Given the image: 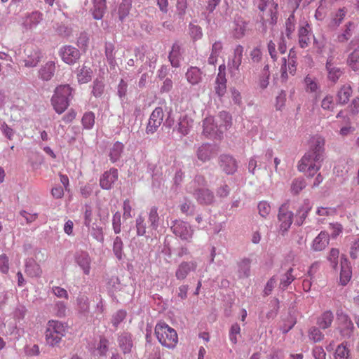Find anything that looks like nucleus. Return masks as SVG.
Instances as JSON below:
<instances>
[{
    "label": "nucleus",
    "instance_id": "30",
    "mask_svg": "<svg viewBox=\"0 0 359 359\" xmlns=\"http://www.w3.org/2000/svg\"><path fill=\"white\" fill-rule=\"evenodd\" d=\"M334 320V314L330 310L324 311L318 318L317 325L320 328L325 330L330 327Z\"/></svg>",
    "mask_w": 359,
    "mask_h": 359
},
{
    "label": "nucleus",
    "instance_id": "15",
    "mask_svg": "<svg viewBox=\"0 0 359 359\" xmlns=\"http://www.w3.org/2000/svg\"><path fill=\"white\" fill-rule=\"evenodd\" d=\"M350 48L353 51L351 53L347 59V64L354 71L359 69V39H353L349 43Z\"/></svg>",
    "mask_w": 359,
    "mask_h": 359
},
{
    "label": "nucleus",
    "instance_id": "47",
    "mask_svg": "<svg viewBox=\"0 0 359 359\" xmlns=\"http://www.w3.org/2000/svg\"><path fill=\"white\" fill-rule=\"evenodd\" d=\"M349 357V350L347 348V342L344 341L339 344L335 351V359H348Z\"/></svg>",
    "mask_w": 359,
    "mask_h": 359
},
{
    "label": "nucleus",
    "instance_id": "64",
    "mask_svg": "<svg viewBox=\"0 0 359 359\" xmlns=\"http://www.w3.org/2000/svg\"><path fill=\"white\" fill-rule=\"evenodd\" d=\"M350 256L352 259H356L359 257V237L355 238L352 243L350 248Z\"/></svg>",
    "mask_w": 359,
    "mask_h": 359
},
{
    "label": "nucleus",
    "instance_id": "52",
    "mask_svg": "<svg viewBox=\"0 0 359 359\" xmlns=\"http://www.w3.org/2000/svg\"><path fill=\"white\" fill-rule=\"evenodd\" d=\"M93 209L90 205L86 204L83 208V224L90 229L93 223Z\"/></svg>",
    "mask_w": 359,
    "mask_h": 359
},
{
    "label": "nucleus",
    "instance_id": "31",
    "mask_svg": "<svg viewBox=\"0 0 359 359\" xmlns=\"http://www.w3.org/2000/svg\"><path fill=\"white\" fill-rule=\"evenodd\" d=\"M352 95V88L349 85L342 86L337 94V102L338 104L344 105L349 101Z\"/></svg>",
    "mask_w": 359,
    "mask_h": 359
},
{
    "label": "nucleus",
    "instance_id": "25",
    "mask_svg": "<svg viewBox=\"0 0 359 359\" xmlns=\"http://www.w3.org/2000/svg\"><path fill=\"white\" fill-rule=\"evenodd\" d=\"M193 122L194 121L187 115L181 116L176 126L177 131L182 136L188 135L193 126Z\"/></svg>",
    "mask_w": 359,
    "mask_h": 359
},
{
    "label": "nucleus",
    "instance_id": "48",
    "mask_svg": "<svg viewBox=\"0 0 359 359\" xmlns=\"http://www.w3.org/2000/svg\"><path fill=\"white\" fill-rule=\"evenodd\" d=\"M189 32L194 41H198L202 39L203 35L202 28L192 22H190L189 25Z\"/></svg>",
    "mask_w": 359,
    "mask_h": 359
},
{
    "label": "nucleus",
    "instance_id": "46",
    "mask_svg": "<svg viewBox=\"0 0 359 359\" xmlns=\"http://www.w3.org/2000/svg\"><path fill=\"white\" fill-rule=\"evenodd\" d=\"M123 248V243L122 239L121 237L116 236L113 243V252L118 260H121L124 255Z\"/></svg>",
    "mask_w": 359,
    "mask_h": 359
},
{
    "label": "nucleus",
    "instance_id": "22",
    "mask_svg": "<svg viewBox=\"0 0 359 359\" xmlns=\"http://www.w3.org/2000/svg\"><path fill=\"white\" fill-rule=\"evenodd\" d=\"M248 22L241 16H236L233 21V34L236 39L243 38L247 31Z\"/></svg>",
    "mask_w": 359,
    "mask_h": 359
},
{
    "label": "nucleus",
    "instance_id": "32",
    "mask_svg": "<svg viewBox=\"0 0 359 359\" xmlns=\"http://www.w3.org/2000/svg\"><path fill=\"white\" fill-rule=\"evenodd\" d=\"M187 81L191 85H196L202 80V72L196 67H191L186 72Z\"/></svg>",
    "mask_w": 359,
    "mask_h": 359
},
{
    "label": "nucleus",
    "instance_id": "23",
    "mask_svg": "<svg viewBox=\"0 0 359 359\" xmlns=\"http://www.w3.org/2000/svg\"><path fill=\"white\" fill-rule=\"evenodd\" d=\"M118 343L124 354L130 353L133 346L132 335L128 332H123L118 337Z\"/></svg>",
    "mask_w": 359,
    "mask_h": 359
},
{
    "label": "nucleus",
    "instance_id": "35",
    "mask_svg": "<svg viewBox=\"0 0 359 359\" xmlns=\"http://www.w3.org/2000/svg\"><path fill=\"white\" fill-rule=\"evenodd\" d=\"M251 259L243 258L238 263V274L240 278H246L250 274Z\"/></svg>",
    "mask_w": 359,
    "mask_h": 359
},
{
    "label": "nucleus",
    "instance_id": "40",
    "mask_svg": "<svg viewBox=\"0 0 359 359\" xmlns=\"http://www.w3.org/2000/svg\"><path fill=\"white\" fill-rule=\"evenodd\" d=\"M207 184L205 177L202 175H196L194 180L187 186V191L189 193V189L196 190L201 189L200 187H205Z\"/></svg>",
    "mask_w": 359,
    "mask_h": 359
},
{
    "label": "nucleus",
    "instance_id": "58",
    "mask_svg": "<svg viewBox=\"0 0 359 359\" xmlns=\"http://www.w3.org/2000/svg\"><path fill=\"white\" fill-rule=\"evenodd\" d=\"M112 228L116 234L121 231V215L120 212H116L112 217Z\"/></svg>",
    "mask_w": 359,
    "mask_h": 359
},
{
    "label": "nucleus",
    "instance_id": "6",
    "mask_svg": "<svg viewBox=\"0 0 359 359\" xmlns=\"http://www.w3.org/2000/svg\"><path fill=\"white\" fill-rule=\"evenodd\" d=\"M25 65L27 67H34L37 65L41 58L39 49L33 44H27L24 50Z\"/></svg>",
    "mask_w": 359,
    "mask_h": 359
},
{
    "label": "nucleus",
    "instance_id": "13",
    "mask_svg": "<svg viewBox=\"0 0 359 359\" xmlns=\"http://www.w3.org/2000/svg\"><path fill=\"white\" fill-rule=\"evenodd\" d=\"M219 165L227 175H233L238 169L237 161L231 155L222 154L219 157Z\"/></svg>",
    "mask_w": 359,
    "mask_h": 359
},
{
    "label": "nucleus",
    "instance_id": "17",
    "mask_svg": "<svg viewBox=\"0 0 359 359\" xmlns=\"http://www.w3.org/2000/svg\"><path fill=\"white\" fill-rule=\"evenodd\" d=\"M312 209V204L309 199H304L303 203L299 206L298 209L296 211V220L295 224L297 226H301L303 224L306 218L308 216L309 212Z\"/></svg>",
    "mask_w": 359,
    "mask_h": 359
},
{
    "label": "nucleus",
    "instance_id": "21",
    "mask_svg": "<svg viewBox=\"0 0 359 359\" xmlns=\"http://www.w3.org/2000/svg\"><path fill=\"white\" fill-rule=\"evenodd\" d=\"M67 325L57 320H50L47 324V336L50 337L51 333H56L61 338L65 335Z\"/></svg>",
    "mask_w": 359,
    "mask_h": 359
},
{
    "label": "nucleus",
    "instance_id": "9",
    "mask_svg": "<svg viewBox=\"0 0 359 359\" xmlns=\"http://www.w3.org/2000/svg\"><path fill=\"white\" fill-rule=\"evenodd\" d=\"M218 152V147L216 144L205 143L198 147L196 156L199 161L205 163L217 156Z\"/></svg>",
    "mask_w": 359,
    "mask_h": 359
},
{
    "label": "nucleus",
    "instance_id": "4",
    "mask_svg": "<svg viewBox=\"0 0 359 359\" xmlns=\"http://www.w3.org/2000/svg\"><path fill=\"white\" fill-rule=\"evenodd\" d=\"M337 315L336 331L339 333L341 340L353 339L354 337L355 327L349 316L342 309H338Z\"/></svg>",
    "mask_w": 359,
    "mask_h": 359
},
{
    "label": "nucleus",
    "instance_id": "12",
    "mask_svg": "<svg viewBox=\"0 0 359 359\" xmlns=\"http://www.w3.org/2000/svg\"><path fill=\"white\" fill-rule=\"evenodd\" d=\"M189 193L201 205H211L215 201L213 192L208 188L197 189L196 190L189 189Z\"/></svg>",
    "mask_w": 359,
    "mask_h": 359
},
{
    "label": "nucleus",
    "instance_id": "18",
    "mask_svg": "<svg viewBox=\"0 0 359 359\" xmlns=\"http://www.w3.org/2000/svg\"><path fill=\"white\" fill-rule=\"evenodd\" d=\"M352 276V270L350 262L348 259L342 255L341 257V271H340V283L342 285H346L350 281Z\"/></svg>",
    "mask_w": 359,
    "mask_h": 359
},
{
    "label": "nucleus",
    "instance_id": "39",
    "mask_svg": "<svg viewBox=\"0 0 359 359\" xmlns=\"http://www.w3.org/2000/svg\"><path fill=\"white\" fill-rule=\"evenodd\" d=\"M149 228L151 230H156L159 226V216L158 214V208L156 206L151 208L149 212Z\"/></svg>",
    "mask_w": 359,
    "mask_h": 359
},
{
    "label": "nucleus",
    "instance_id": "55",
    "mask_svg": "<svg viewBox=\"0 0 359 359\" xmlns=\"http://www.w3.org/2000/svg\"><path fill=\"white\" fill-rule=\"evenodd\" d=\"M295 29V17L291 14L285 22V35L288 39L291 38L292 34Z\"/></svg>",
    "mask_w": 359,
    "mask_h": 359
},
{
    "label": "nucleus",
    "instance_id": "14",
    "mask_svg": "<svg viewBox=\"0 0 359 359\" xmlns=\"http://www.w3.org/2000/svg\"><path fill=\"white\" fill-rule=\"evenodd\" d=\"M118 170L111 168L101 175L100 178V186L103 189L109 190L112 188L114 183L118 180Z\"/></svg>",
    "mask_w": 359,
    "mask_h": 359
},
{
    "label": "nucleus",
    "instance_id": "42",
    "mask_svg": "<svg viewBox=\"0 0 359 359\" xmlns=\"http://www.w3.org/2000/svg\"><path fill=\"white\" fill-rule=\"evenodd\" d=\"M104 48H105L104 53H105L107 60L108 61V63L111 67H114L115 65H116V62L115 60L114 45L112 43L107 42L105 43Z\"/></svg>",
    "mask_w": 359,
    "mask_h": 359
},
{
    "label": "nucleus",
    "instance_id": "50",
    "mask_svg": "<svg viewBox=\"0 0 359 359\" xmlns=\"http://www.w3.org/2000/svg\"><path fill=\"white\" fill-rule=\"evenodd\" d=\"M83 128L90 130L95 124V114L92 111L86 112L81 119Z\"/></svg>",
    "mask_w": 359,
    "mask_h": 359
},
{
    "label": "nucleus",
    "instance_id": "8",
    "mask_svg": "<svg viewBox=\"0 0 359 359\" xmlns=\"http://www.w3.org/2000/svg\"><path fill=\"white\" fill-rule=\"evenodd\" d=\"M59 55L62 60L68 65L75 64L81 57L79 50L70 45H65L61 47L59 50Z\"/></svg>",
    "mask_w": 359,
    "mask_h": 359
},
{
    "label": "nucleus",
    "instance_id": "37",
    "mask_svg": "<svg viewBox=\"0 0 359 359\" xmlns=\"http://www.w3.org/2000/svg\"><path fill=\"white\" fill-rule=\"evenodd\" d=\"M124 149V145L122 142H116L109 149V156L112 163L118 161Z\"/></svg>",
    "mask_w": 359,
    "mask_h": 359
},
{
    "label": "nucleus",
    "instance_id": "2",
    "mask_svg": "<svg viewBox=\"0 0 359 359\" xmlns=\"http://www.w3.org/2000/svg\"><path fill=\"white\" fill-rule=\"evenodd\" d=\"M72 98L73 89L69 85H60L54 91L51 98V104L55 111L61 114L67 109Z\"/></svg>",
    "mask_w": 359,
    "mask_h": 359
},
{
    "label": "nucleus",
    "instance_id": "63",
    "mask_svg": "<svg viewBox=\"0 0 359 359\" xmlns=\"http://www.w3.org/2000/svg\"><path fill=\"white\" fill-rule=\"evenodd\" d=\"M286 93L285 90H281L276 98V110H281L285 104Z\"/></svg>",
    "mask_w": 359,
    "mask_h": 359
},
{
    "label": "nucleus",
    "instance_id": "19",
    "mask_svg": "<svg viewBox=\"0 0 359 359\" xmlns=\"http://www.w3.org/2000/svg\"><path fill=\"white\" fill-rule=\"evenodd\" d=\"M312 35L311 30L309 23L305 22L301 25L298 30L299 44L302 48L309 46L311 42V36Z\"/></svg>",
    "mask_w": 359,
    "mask_h": 359
},
{
    "label": "nucleus",
    "instance_id": "33",
    "mask_svg": "<svg viewBox=\"0 0 359 359\" xmlns=\"http://www.w3.org/2000/svg\"><path fill=\"white\" fill-rule=\"evenodd\" d=\"M168 58L171 65L173 67H180L181 58V48L177 42L173 43L171 50L169 53Z\"/></svg>",
    "mask_w": 359,
    "mask_h": 359
},
{
    "label": "nucleus",
    "instance_id": "45",
    "mask_svg": "<svg viewBox=\"0 0 359 359\" xmlns=\"http://www.w3.org/2000/svg\"><path fill=\"white\" fill-rule=\"evenodd\" d=\"M346 14V11L344 8H339L338 11L332 17V19L329 23V26L331 28H335L338 27L342 22Z\"/></svg>",
    "mask_w": 359,
    "mask_h": 359
},
{
    "label": "nucleus",
    "instance_id": "27",
    "mask_svg": "<svg viewBox=\"0 0 359 359\" xmlns=\"http://www.w3.org/2000/svg\"><path fill=\"white\" fill-rule=\"evenodd\" d=\"M25 273L30 277H39L42 273L40 265L32 258L25 260Z\"/></svg>",
    "mask_w": 359,
    "mask_h": 359
},
{
    "label": "nucleus",
    "instance_id": "54",
    "mask_svg": "<svg viewBox=\"0 0 359 359\" xmlns=\"http://www.w3.org/2000/svg\"><path fill=\"white\" fill-rule=\"evenodd\" d=\"M354 27V24L351 22H348L346 25V29L344 32L338 36V41L341 43L346 42L352 36V30Z\"/></svg>",
    "mask_w": 359,
    "mask_h": 359
},
{
    "label": "nucleus",
    "instance_id": "41",
    "mask_svg": "<svg viewBox=\"0 0 359 359\" xmlns=\"http://www.w3.org/2000/svg\"><path fill=\"white\" fill-rule=\"evenodd\" d=\"M76 302L79 311L84 316L87 315L90 309L88 297L86 295H79L76 299Z\"/></svg>",
    "mask_w": 359,
    "mask_h": 359
},
{
    "label": "nucleus",
    "instance_id": "36",
    "mask_svg": "<svg viewBox=\"0 0 359 359\" xmlns=\"http://www.w3.org/2000/svg\"><path fill=\"white\" fill-rule=\"evenodd\" d=\"M215 91L219 97H222L225 94L226 91V79L224 74L219 73L217 74L215 81Z\"/></svg>",
    "mask_w": 359,
    "mask_h": 359
},
{
    "label": "nucleus",
    "instance_id": "49",
    "mask_svg": "<svg viewBox=\"0 0 359 359\" xmlns=\"http://www.w3.org/2000/svg\"><path fill=\"white\" fill-rule=\"evenodd\" d=\"M306 186V183L303 178L294 179L291 184L290 190L294 195H297Z\"/></svg>",
    "mask_w": 359,
    "mask_h": 359
},
{
    "label": "nucleus",
    "instance_id": "11",
    "mask_svg": "<svg viewBox=\"0 0 359 359\" xmlns=\"http://www.w3.org/2000/svg\"><path fill=\"white\" fill-rule=\"evenodd\" d=\"M163 119V111L161 107H156L150 115L146 128L147 134L154 133L161 125Z\"/></svg>",
    "mask_w": 359,
    "mask_h": 359
},
{
    "label": "nucleus",
    "instance_id": "43",
    "mask_svg": "<svg viewBox=\"0 0 359 359\" xmlns=\"http://www.w3.org/2000/svg\"><path fill=\"white\" fill-rule=\"evenodd\" d=\"M132 6V0H122L118 7V18L123 21L128 15Z\"/></svg>",
    "mask_w": 359,
    "mask_h": 359
},
{
    "label": "nucleus",
    "instance_id": "7",
    "mask_svg": "<svg viewBox=\"0 0 359 359\" xmlns=\"http://www.w3.org/2000/svg\"><path fill=\"white\" fill-rule=\"evenodd\" d=\"M293 217V212L288 210L286 204H283L279 208L278 219L280 223V231H281L283 233L290 228L292 224Z\"/></svg>",
    "mask_w": 359,
    "mask_h": 359
},
{
    "label": "nucleus",
    "instance_id": "29",
    "mask_svg": "<svg viewBox=\"0 0 359 359\" xmlns=\"http://www.w3.org/2000/svg\"><path fill=\"white\" fill-rule=\"evenodd\" d=\"M93 6L91 8L93 17L95 20H101L107 9L105 0H93Z\"/></svg>",
    "mask_w": 359,
    "mask_h": 359
},
{
    "label": "nucleus",
    "instance_id": "34",
    "mask_svg": "<svg viewBox=\"0 0 359 359\" xmlns=\"http://www.w3.org/2000/svg\"><path fill=\"white\" fill-rule=\"evenodd\" d=\"M203 134L206 136H214L217 134V127L215 124L214 118L212 116L205 118L203 121Z\"/></svg>",
    "mask_w": 359,
    "mask_h": 359
},
{
    "label": "nucleus",
    "instance_id": "38",
    "mask_svg": "<svg viewBox=\"0 0 359 359\" xmlns=\"http://www.w3.org/2000/svg\"><path fill=\"white\" fill-rule=\"evenodd\" d=\"M93 71L90 67L86 66L85 65L79 69L77 74L78 81L80 83H86L89 82L92 79Z\"/></svg>",
    "mask_w": 359,
    "mask_h": 359
},
{
    "label": "nucleus",
    "instance_id": "10",
    "mask_svg": "<svg viewBox=\"0 0 359 359\" xmlns=\"http://www.w3.org/2000/svg\"><path fill=\"white\" fill-rule=\"evenodd\" d=\"M325 68L327 72V80L333 84H335L344 74V69L337 67L334 63V57L332 56L327 57Z\"/></svg>",
    "mask_w": 359,
    "mask_h": 359
},
{
    "label": "nucleus",
    "instance_id": "57",
    "mask_svg": "<svg viewBox=\"0 0 359 359\" xmlns=\"http://www.w3.org/2000/svg\"><path fill=\"white\" fill-rule=\"evenodd\" d=\"M240 325L237 323H233L230 328L229 334V340L231 341V343L236 344L238 342L237 336L240 335Z\"/></svg>",
    "mask_w": 359,
    "mask_h": 359
},
{
    "label": "nucleus",
    "instance_id": "44",
    "mask_svg": "<svg viewBox=\"0 0 359 359\" xmlns=\"http://www.w3.org/2000/svg\"><path fill=\"white\" fill-rule=\"evenodd\" d=\"M293 269L290 267L280 278V287L285 290L295 279V276L292 274Z\"/></svg>",
    "mask_w": 359,
    "mask_h": 359
},
{
    "label": "nucleus",
    "instance_id": "61",
    "mask_svg": "<svg viewBox=\"0 0 359 359\" xmlns=\"http://www.w3.org/2000/svg\"><path fill=\"white\" fill-rule=\"evenodd\" d=\"M339 255V251L338 249L332 248L331 250L330 251L328 260L330 262L331 266L334 269H336L337 267Z\"/></svg>",
    "mask_w": 359,
    "mask_h": 359
},
{
    "label": "nucleus",
    "instance_id": "20",
    "mask_svg": "<svg viewBox=\"0 0 359 359\" xmlns=\"http://www.w3.org/2000/svg\"><path fill=\"white\" fill-rule=\"evenodd\" d=\"M42 19V13L39 11H34L25 18L22 26L26 30H32L37 27Z\"/></svg>",
    "mask_w": 359,
    "mask_h": 359
},
{
    "label": "nucleus",
    "instance_id": "1",
    "mask_svg": "<svg viewBox=\"0 0 359 359\" xmlns=\"http://www.w3.org/2000/svg\"><path fill=\"white\" fill-rule=\"evenodd\" d=\"M325 142L320 136L313 137L310 149L299 162V171H307L308 175L313 177L320 170L325 157Z\"/></svg>",
    "mask_w": 359,
    "mask_h": 359
},
{
    "label": "nucleus",
    "instance_id": "56",
    "mask_svg": "<svg viewBox=\"0 0 359 359\" xmlns=\"http://www.w3.org/2000/svg\"><path fill=\"white\" fill-rule=\"evenodd\" d=\"M90 235L97 241L103 243L104 241L102 227L95 225L93 226L90 229Z\"/></svg>",
    "mask_w": 359,
    "mask_h": 359
},
{
    "label": "nucleus",
    "instance_id": "53",
    "mask_svg": "<svg viewBox=\"0 0 359 359\" xmlns=\"http://www.w3.org/2000/svg\"><path fill=\"white\" fill-rule=\"evenodd\" d=\"M309 337L313 342H320L324 339V334L317 327H311L309 330Z\"/></svg>",
    "mask_w": 359,
    "mask_h": 359
},
{
    "label": "nucleus",
    "instance_id": "59",
    "mask_svg": "<svg viewBox=\"0 0 359 359\" xmlns=\"http://www.w3.org/2000/svg\"><path fill=\"white\" fill-rule=\"evenodd\" d=\"M104 89V85L102 81L97 79L93 81L92 93L95 97H100Z\"/></svg>",
    "mask_w": 359,
    "mask_h": 359
},
{
    "label": "nucleus",
    "instance_id": "26",
    "mask_svg": "<svg viewBox=\"0 0 359 359\" xmlns=\"http://www.w3.org/2000/svg\"><path fill=\"white\" fill-rule=\"evenodd\" d=\"M329 241L330 236L328 233L325 231H322L313 240L312 249L314 251H321L329 244Z\"/></svg>",
    "mask_w": 359,
    "mask_h": 359
},
{
    "label": "nucleus",
    "instance_id": "60",
    "mask_svg": "<svg viewBox=\"0 0 359 359\" xmlns=\"http://www.w3.org/2000/svg\"><path fill=\"white\" fill-rule=\"evenodd\" d=\"M126 311L124 310H119L116 311L111 318V323L116 328L118 327L119 324L126 318Z\"/></svg>",
    "mask_w": 359,
    "mask_h": 359
},
{
    "label": "nucleus",
    "instance_id": "16",
    "mask_svg": "<svg viewBox=\"0 0 359 359\" xmlns=\"http://www.w3.org/2000/svg\"><path fill=\"white\" fill-rule=\"evenodd\" d=\"M196 268L197 264L196 262H182L176 269L175 277L180 280H184L191 271H195Z\"/></svg>",
    "mask_w": 359,
    "mask_h": 359
},
{
    "label": "nucleus",
    "instance_id": "3",
    "mask_svg": "<svg viewBox=\"0 0 359 359\" xmlns=\"http://www.w3.org/2000/svg\"><path fill=\"white\" fill-rule=\"evenodd\" d=\"M155 334L159 343L168 348H174L178 342L177 332L164 322L157 323Z\"/></svg>",
    "mask_w": 359,
    "mask_h": 359
},
{
    "label": "nucleus",
    "instance_id": "62",
    "mask_svg": "<svg viewBox=\"0 0 359 359\" xmlns=\"http://www.w3.org/2000/svg\"><path fill=\"white\" fill-rule=\"evenodd\" d=\"M67 306L66 304L61 301L55 303L54 306V311L57 317L62 318L66 316Z\"/></svg>",
    "mask_w": 359,
    "mask_h": 359
},
{
    "label": "nucleus",
    "instance_id": "24",
    "mask_svg": "<svg viewBox=\"0 0 359 359\" xmlns=\"http://www.w3.org/2000/svg\"><path fill=\"white\" fill-rule=\"evenodd\" d=\"M76 264L82 269L83 273L86 275L89 274L90 269V258L86 252H76L75 256Z\"/></svg>",
    "mask_w": 359,
    "mask_h": 359
},
{
    "label": "nucleus",
    "instance_id": "5",
    "mask_svg": "<svg viewBox=\"0 0 359 359\" xmlns=\"http://www.w3.org/2000/svg\"><path fill=\"white\" fill-rule=\"evenodd\" d=\"M172 232L182 241L190 243L192 240L194 230L191 226L182 220H174L170 224Z\"/></svg>",
    "mask_w": 359,
    "mask_h": 359
},
{
    "label": "nucleus",
    "instance_id": "28",
    "mask_svg": "<svg viewBox=\"0 0 359 359\" xmlns=\"http://www.w3.org/2000/svg\"><path fill=\"white\" fill-rule=\"evenodd\" d=\"M55 64L53 61L46 62L39 71V77L43 81H50L55 74Z\"/></svg>",
    "mask_w": 359,
    "mask_h": 359
},
{
    "label": "nucleus",
    "instance_id": "51",
    "mask_svg": "<svg viewBox=\"0 0 359 359\" xmlns=\"http://www.w3.org/2000/svg\"><path fill=\"white\" fill-rule=\"evenodd\" d=\"M135 226L137 236H143L147 233V224L145 222L144 217L140 215L136 218Z\"/></svg>",
    "mask_w": 359,
    "mask_h": 359
}]
</instances>
